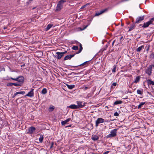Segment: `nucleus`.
I'll list each match as a JSON object with an SVG mask.
<instances>
[{
	"instance_id": "obj_22",
	"label": "nucleus",
	"mask_w": 154,
	"mask_h": 154,
	"mask_svg": "<svg viewBox=\"0 0 154 154\" xmlns=\"http://www.w3.org/2000/svg\"><path fill=\"white\" fill-rule=\"evenodd\" d=\"M99 139L98 136L96 135L93 136L92 137V139L94 141H95L98 140Z\"/></svg>"
},
{
	"instance_id": "obj_35",
	"label": "nucleus",
	"mask_w": 154,
	"mask_h": 154,
	"mask_svg": "<svg viewBox=\"0 0 154 154\" xmlns=\"http://www.w3.org/2000/svg\"><path fill=\"white\" fill-rule=\"evenodd\" d=\"M116 67L115 65L113 66V68L112 69V72H116Z\"/></svg>"
},
{
	"instance_id": "obj_23",
	"label": "nucleus",
	"mask_w": 154,
	"mask_h": 154,
	"mask_svg": "<svg viewBox=\"0 0 154 154\" xmlns=\"http://www.w3.org/2000/svg\"><path fill=\"white\" fill-rule=\"evenodd\" d=\"M143 92V90L141 89L140 90L138 89L137 90V93L138 94L142 95Z\"/></svg>"
},
{
	"instance_id": "obj_57",
	"label": "nucleus",
	"mask_w": 154,
	"mask_h": 154,
	"mask_svg": "<svg viewBox=\"0 0 154 154\" xmlns=\"http://www.w3.org/2000/svg\"><path fill=\"white\" fill-rule=\"evenodd\" d=\"M128 24H129V23H128Z\"/></svg>"
},
{
	"instance_id": "obj_42",
	"label": "nucleus",
	"mask_w": 154,
	"mask_h": 154,
	"mask_svg": "<svg viewBox=\"0 0 154 154\" xmlns=\"http://www.w3.org/2000/svg\"><path fill=\"white\" fill-rule=\"evenodd\" d=\"M86 7V5H84L82 6L81 7V9H83V8H85V7Z\"/></svg>"
},
{
	"instance_id": "obj_33",
	"label": "nucleus",
	"mask_w": 154,
	"mask_h": 154,
	"mask_svg": "<svg viewBox=\"0 0 154 154\" xmlns=\"http://www.w3.org/2000/svg\"><path fill=\"white\" fill-rule=\"evenodd\" d=\"M149 58L151 59H154V54L152 53L149 55Z\"/></svg>"
},
{
	"instance_id": "obj_47",
	"label": "nucleus",
	"mask_w": 154,
	"mask_h": 154,
	"mask_svg": "<svg viewBox=\"0 0 154 154\" xmlns=\"http://www.w3.org/2000/svg\"><path fill=\"white\" fill-rule=\"evenodd\" d=\"M90 5V3H88L87 4H86L85 5L86 6H87Z\"/></svg>"
},
{
	"instance_id": "obj_27",
	"label": "nucleus",
	"mask_w": 154,
	"mask_h": 154,
	"mask_svg": "<svg viewBox=\"0 0 154 154\" xmlns=\"http://www.w3.org/2000/svg\"><path fill=\"white\" fill-rule=\"evenodd\" d=\"M44 137L42 135H40V137L39 139V140L40 142L42 143Z\"/></svg>"
},
{
	"instance_id": "obj_13",
	"label": "nucleus",
	"mask_w": 154,
	"mask_h": 154,
	"mask_svg": "<svg viewBox=\"0 0 154 154\" xmlns=\"http://www.w3.org/2000/svg\"><path fill=\"white\" fill-rule=\"evenodd\" d=\"M24 80V78L22 76H20L17 77V81L19 82H23Z\"/></svg>"
},
{
	"instance_id": "obj_8",
	"label": "nucleus",
	"mask_w": 154,
	"mask_h": 154,
	"mask_svg": "<svg viewBox=\"0 0 154 154\" xmlns=\"http://www.w3.org/2000/svg\"><path fill=\"white\" fill-rule=\"evenodd\" d=\"M108 9L109 8H106L105 9L100 11V12L96 13L95 14V16H99L105 12H107L108 11Z\"/></svg>"
},
{
	"instance_id": "obj_54",
	"label": "nucleus",
	"mask_w": 154,
	"mask_h": 154,
	"mask_svg": "<svg viewBox=\"0 0 154 154\" xmlns=\"http://www.w3.org/2000/svg\"><path fill=\"white\" fill-rule=\"evenodd\" d=\"M71 70H74V69H71Z\"/></svg>"
},
{
	"instance_id": "obj_46",
	"label": "nucleus",
	"mask_w": 154,
	"mask_h": 154,
	"mask_svg": "<svg viewBox=\"0 0 154 154\" xmlns=\"http://www.w3.org/2000/svg\"><path fill=\"white\" fill-rule=\"evenodd\" d=\"M115 40H114L113 41V42H112V46H113V45H114V43L115 42Z\"/></svg>"
},
{
	"instance_id": "obj_4",
	"label": "nucleus",
	"mask_w": 154,
	"mask_h": 154,
	"mask_svg": "<svg viewBox=\"0 0 154 154\" xmlns=\"http://www.w3.org/2000/svg\"><path fill=\"white\" fill-rule=\"evenodd\" d=\"M153 67L152 65H149L145 70V73L150 76L151 75L152 71V69Z\"/></svg>"
},
{
	"instance_id": "obj_53",
	"label": "nucleus",
	"mask_w": 154,
	"mask_h": 154,
	"mask_svg": "<svg viewBox=\"0 0 154 154\" xmlns=\"http://www.w3.org/2000/svg\"><path fill=\"white\" fill-rule=\"evenodd\" d=\"M30 2H31L32 0H29Z\"/></svg>"
},
{
	"instance_id": "obj_58",
	"label": "nucleus",
	"mask_w": 154,
	"mask_h": 154,
	"mask_svg": "<svg viewBox=\"0 0 154 154\" xmlns=\"http://www.w3.org/2000/svg\"><path fill=\"white\" fill-rule=\"evenodd\" d=\"M76 74V73H75V74Z\"/></svg>"
},
{
	"instance_id": "obj_18",
	"label": "nucleus",
	"mask_w": 154,
	"mask_h": 154,
	"mask_svg": "<svg viewBox=\"0 0 154 154\" xmlns=\"http://www.w3.org/2000/svg\"><path fill=\"white\" fill-rule=\"evenodd\" d=\"M135 26V24L133 23V24H132V25H131L129 27V29L128 30V31L130 32V31H131V30H133Z\"/></svg>"
},
{
	"instance_id": "obj_41",
	"label": "nucleus",
	"mask_w": 154,
	"mask_h": 154,
	"mask_svg": "<svg viewBox=\"0 0 154 154\" xmlns=\"http://www.w3.org/2000/svg\"><path fill=\"white\" fill-rule=\"evenodd\" d=\"M116 82H114L113 83L112 85V86H116Z\"/></svg>"
},
{
	"instance_id": "obj_48",
	"label": "nucleus",
	"mask_w": 154,
	"mask_h": 154,
	"mask_svg": "<svg viewBox=\"0 0 154 154\" xmlns=\"http://www.w3.org/2000/svg\"><path fill=\"white\" fill-rule=\"evenodd\" d=\"M53 145V142H52V143H51V145L50 147L51 148L52 147Z\"/></svg>"
},
{
	"instance_id": "obj_51",
	"label": "nucleus",
	"mask_w": 154,
	"mask_h": 154,
	"mask_svg": "<svg viewBox=\"0 0 154 154\" xmlns=\"http://www.w3.org/2000/svg\"><path fill=\"white\" fill-rule=\"evenodd\" d=\"M149 47L147 48V49H146V51H149Z\"/></svg>"
},
{
	"instance_id": "obj_56",
	"label": "nucleus",
	"mask_w": 154,
	"mask_h": 154,
	"mask_svg": "<svg viewBox=\"0 0 154 154\" xmlns=\"http://www.w3.org/2000/svg\"><path fill=\"white\" fill-rule=\"evenodd\" d=\"M128 24H129V23H128Z\"/></svg>"
},
{
	"instance_id": "obj_34",
	"label": "nucleus",
	"mask_w": 154,
	"mask_h": 154,
	"mask_svg": "<svg viewBox=\"0 0 154 154\" xmlns=\"http://www.w3.org/2000/svg\"><path fill=\"white\" fill-rule=\"evenodd\" d=\"M13 85L16 87H18L21 86V85L20 84L15 83H14Z\"/></svg>"
},
{
	"instance_id": "obj_11",
	"label": "nucleus",
	"mask_w": 154,
	"mask_h": 154,
	"mask_svg": "<svg viewBox=\"0 0 154 154\" xmlns=\"http://www.w3.org/2000/svg\"><path fill=\"white\" fill-rule=\"evenodd\" d=\"M35 130V128L32 126L29 127L28 129V133L31 134L33 133Z\"/></svg>"
},
{
	"instance_id": "obj_12",
	"label": "nucleus",
	"mask_w": 154,
	"mask_h": 154,
	"mask_svg": "<svg viewBox=\"0 0 154 154\" xmlns=\"http://www.w3.org/2000/svg\"><path fill=\"white\" fill-rule=\"evenodd\" d=\"M75 54H69L67 56H66L64 58V60H70L75 55Z\"/></svg>"
},
{
	"instance_id": "obj_32",
	"label": "nucleus",
	"mask_w": 154,
	"mask_h": 154,
	"mask_svg": "<svg viewBox=\"0 0 154 154\" xmlns=\"http://www.w3.org/2000/svg\"><path fill=\"white\" fill-rule=\"evenodd\" d=\"M25 94V92L24 91H20V92H17V94H22L23 95Z\"/></svg>"
},
{
	"instance_id": "obj_17",
	"label": "nucleus",
	"mask_w": 154,
	"mask_h": 154,
	"mask_svg": "<svg viewBox=\"0 0 154 154\" xmlns=\"http://www.w3.org/2000/svg\"><path fill=\"white\" fill-rule=\"evenodd\" d=\"M140 77L139 76L136 77L133 83H137L140 80Z\"/></svg>"
},
{
	"instance_id": "obj_7",
	"label": "nucleus",
	"mask_w": 154,
	"mask_h": 154,
	"mask_svg": "<svg viewBox=\"0 0 154 154\" xmlns=\"http://www.w3.org/2000/svg\"><path fill=\"white\" fill-rule=\"evenodd\" d=\"M56 55L54 56V58L57 60H60L63 56L61 52H57L56 53Z\"/></svg>"
},
{
	"instance_id": "obj_6",
	"label": "nucleus",
	"mask_w": 154,
	"mask_h": 154,
	"mask_svg": "<svg viewBox=\"0 0 154 154\" xmlns=\"http://www.w3.org/2000/svg\"><path fill=\"white\" fill-rule=\"evenodd\" d=\"M105 122L104 120L101 118H98L95 122V126L97 127L98 125L100 123L104 122Z\"/></svg>"
},
{
	"instance_id": "obj_5",
	"label": "nucleus",
	"mask_w": 154,
	"mask_h": 154,
	"mask_svg": "<svg viewBox=\"0 0 154 154\" xmlns=\"http://www.w3.org/2000/svg\"><path fill=\"white\" fill-rule=\"evenodd\" d=\"M77 104V106L78 109H80L84 107L85 106L86 103L85 102L82 101H78L76 102Z\"/></svg>"
},
{
	"instance_id": "obj_10",
	"label": "nucleus",
	"mask_w": 154,
	"mask_h": 154,
	"mask_svg": "<svg viewBox=\"0 0 154 154\" xmlns=\"http://www.w3.org/2000/svg\"><path fill=\"white\" fill-rule=\"evenodd\" d=\"M34 89H32L30 91L28 92V93L25 96V97H26V96H28L30 97H32L34 96Z\"/></svg>"
},
{
	"instance_id": "obj_16",
	"label": "nucleus",
	"mask_w": 154,
	"mask_h": 154,
	"mask_svg": "<svg viewBox=\"0 0 154 154\" xmlns=\"http://www.w3.org/2000/svg\"><path fill=\"white\" fill-rule=\"evenodd\" d=\"M71 120L70 118H68L66 120L62 121L61 122V124L62 125H64L65 124H66L67 122H69Z\"/></svg>"
},
{
	"instance_id": "obj_39",
	"label": "nucleus",
	"mask_w": 154,
	"mask_h": 154,
	"mask_svg": "<svg viewBox=\"0 0 154 154\" xmlns=\"http://www.w3.org/2000/svg\"><path fill=\"white\" fill-rule=\"evenodd\" d=\"M61 52L62 53V54L63 56L64 54H66L67 52V51H65L63 52Z\"/></svg>"
},
{
	"instance_id": "obj_1",
	"label": "nucleus",
	"mask_w": 154,
	"mask_h": 154,
	"mask_svg": "<svg viewBox=\"0 0 154 154\" xmlns=\"http://www.w3.org/2000/svg\"><path fill=\"white\" fill-rule=\"evenodd\" d=\"M66 2L65 0H61L57 4L56 7L55 11H60L63 8V5L64 3Z\"/></svg>"
},
{
	"instance_id": "obj_21",
	"label": "nucleus",
	"mask_w": 154,
	"mask_h": 154,
	"mask_svg": "<svg viewBox=\"0 0 154 154\" xmlns=\"http://www.w3.org/2000/svg\"><path fill=\"white\" fill-rule=\"evenodd\" d=\"M53 25L52 24H49L47 25V27L45 28L46 31H48L49 30L52 26Z\"/></svg>"
},
{
	"instance_id": "obj_28",
	"label": "nucleus",
	"mask_w": 154,
	"mask_h": 154,
	"mask_svg": "<svg viewBox=\"0 0 154 154\" xmlns=\"http://www.w3.org/2000/svg\"><path fill=\"white\" fill-rule=\"evenodd\" d=\"M42 93L43 94H45L47 93V90L46 88H44L41 91Z\"/></svg>"
},
{
	"instance_id": "obj_3",
	"label": "nucleus",
	"mask_w": 154,
	"mask_h": 154,
	"mask_svg": "<svg viewBox=\"0 0 154 154\" xmlns=\"http://www.w3.org/2000/svg\"><path fill=\"white\" fill-rule=\"evenodd\" d=\"M152 19H150L149 21H148V22L144 23L143 25L142 24H140V26H142V27L143 28H145L148 27L151 24H152L153 23V21H152Z\"/></svg>"
},
{
	"instance_id": "obj_43",
	"label": "nucleus",
	"mask_w": 154,
	"mask_h": 154,
	"mask_svg": "<svg viewBox=\"0 0 154 154\" xmlns=\"http://www.w3.org/2000/svg\"><path fill=\"white\" fill-rule=\"evenodd\" d=\"M109 152V151H107L105 152H104L103 154H107Z\"/></svg>"
},
{
	"instance_id": "obj_37",
	"label": "nucleus",
	"mask_w": 154,
	"mask_h": 154,
	"mask_svg": "<svg viewBox=\"0 0 154 154\" xmlns=\"http://www.w3.org/2000/svg\"><path fill=\"white\" fill-rule=\"evenodd\" d=\"M11 79L13 80H14V81H17V78H13L12 77H11Z\"/></svg>"
},
{
	"instance_id": "obj_38",
	"label": "nucleus",
	"mask_w": 154,
	"mask_h": 154,
	"mask_svg": "<svg viewBox=\"0 0 154 154\" xmlns=\"http://www.w3.org/2000/svg\"><path fill=\"white\" fill-rule=\"evenodd\" d=\"M13 84H14V83H8V84L7 85L8 86H12V85H13Z\"/></svg>"
},
{
	"instance_id": "obj_44",
	"label": "nucleus",
	"mask_w": 154,
	"mask_h": 154,
	"mask_svg": "<svg viewBox=\"0 0 154 154\" xmlns=\"http://www.w3.org/2000/svg\"><path fill=\"white\" fill-rule=\"evenodd\" d=\"M88 26V25H86V26L84 28H83V29H81V30H83L84 29H85L87 27V26Z\"/></svg>"
},
{
	"instance_id": "obj_45",
	"label": "nucleus",
	"mask_w": 154,
	"mask_h": 154,
	"mask_svg": "<svg viewBox=\"0 0 154 154\" xmlns=\"http://www.w3.org/2000/svg\"><path fill=\"white\" fill-rule=\"evenodd\" d=\"M84 88H85V90H87V89L90 88V87H87L86 86H85Z\"/></svg>"
},
{
	"instance_id": "obj_9",
	"label": "nucleus",
	"mask_w": 154,
	"mask_h": 154,
	"mask_svg": "<svg viewBox=\"0 0 154 154\" xmlns=\"http://www.w3.org/2000/svg\"><path fill=\"white\" fill-rule=\"evenodd\" d=\"M144 16L139 17L136 18L135 23H139L144 19Z\"/></svg>"
},
{
	"instance_id": "obj_40",
	"label": "nucleus",
	"mask_w": 154,
	"mask_h": 154,
	"mask_svg": "<svg viewBox=\"0 0 154 154\" xmlns=\"http://www.w3.org/2000/svg\"><path fill=\"white\" fill-rule=\"evenodd\" d=\"M17 95V92H16L15 94H14V95L12 96V98H14Z\"/></svg>"
},
{
	"instance_id": "obj_30",
	"label": "nucleus",
	"mask_w": 154,
	"mask_h": 154,
	"mask_svg": "<svg viewBox=\"0 0 154 154\" xmlns=\"http://www.w3.org/2000/svg\"><path fill=\"white\" fill-rule=\"evenodd\" d=\"M54 109V107L53 106H51L49 107L48 110L49 112H51L53 111Z\"/></svg>"
},
{
	"instance_id": "obj_55",
	"label": "nucleus",
	"mask_w": 154,
	"mask_h": 154,
	"mask_svg": "<svg viewBox=\"0 0 154 154\" xmlns=\"http://www.w3.org/2000/svg\"><path fill=\"white\" fill-rule=\"evenodd\" d=\"M106 47H108V46H107V45H106Z\"/></svg>"
},
{
	"instance_id": "obj_36",
	"label": "nucleus",
	"mask_w": 154,
	"mask_h": 154,
	"mask_svg": "<svg viewBox=\"0 0 154 154\" xmlns=\"http://www.w3.org/2000/svg\"><path fill=\"white\" fill-rule=\"evenodd\" d=\"M115 116H119V113L117 112H116L114 114Z\"/></svg>"
},
{
	"instance_id": "obj_31",
	"label": "nucleus",
	"mask_w": 154,
	"mask_h": 154,
	"mask_svg": "<svg viewBox=\"0 0 154 154\" xmlns=\"http://www.w3.org/2000/svg\"><path fill=\"white\" fill-rule=\"evenodd\" d=\"M72 49L74 50H77L78 49V47L77 46H74L72 47Z\"/></svg>"
},
{
	"instance_id": "obj_25",
	"label": "nucleus",
	"mask_w": 154,
	"mask_h": 154,
	"mask_svg": "<svg viewBox=\"0 0 154 154\" xmlns=\"http://www.w3.org/2000/svg\"><path fill=\"white\" fill-rule=\"evenodd\" d=\"M144 46L143 45L141 46L140 47H139L136 50V51L137 52H140L141 51L142 49L143 48Z\"/></svg>"
},
{
	"instance_id": "obj_49",
	"label": "nucleus",
	"mask_w": 154,
	"mask_h": 154,
	"mask_svg": "<svg viewBox=\"0 0 154 154\" xmlns=\"http://www.w3.org/2000/svg\"><path fill=\"white\" fill-rule=\"evenodd\" d=\"M71 126V125H70L68 126H65V127H70Z\"/></svg>"
},
{
	"instance_id": "obj_52",
	"label": "nucleus",
	"mask_w": 154,
	"mask_h": 154,
	"mask_svg": "<svg viewBox=\"0 0 154 154\" xmlns=\"http://www.w3.org/2000/svg\"><path fill=\"white\" fill-rule=\"evenodd\" d=\"M152 19H153L152 21H153V22L154 21V17L152 18Z\"/></svg>"
},
{
	"instance_id": "obj_26",
	"label": "nucleus",
	"mask_w": 154,
	"mask_h": 154,
	"mask_svg": "<svg viewBox=\"0 0 154 154\" xmlns=\"http://www.w3.org/2000/svg\"><path fill=\"white\" fill-rule=\"evenodd\" d=\"M80 49L78 52L76 53V54L80 53L82 51L83 48L82 44L81 43H79Z\"/></svg>"
},
{
	"instance_id": "obj_50",
	"label": "nucleus",
	"mask_w": 154,
	"mask_h": 154,
	"mask_svg": "<svg viewBox=\"0 0 154 154\" xmlns=\"http://www.w3.org/2000/svg\"><path fill=\"white\" fill-rule=\"evenodd\" d=\"M123 38V36H122L120 38V40H121Z\"/></svg>"
},
{
	"instance_id": "obj_20",
	"label": "nucleus",
	"mask_w": 154,
	"mask_h": 154,
	"mask_svg": "<svg viewBox=\"0 0 154 154\" xmlns=\"http://www.w3.org/2000/svg\"><path fill=\"white\" fill-rule=\"evenodd\" d=\"M122 103V100H117L114 102L113 103L114 105H116L118 104H121Z\"/></svg>"
},
{
	"instance_id": "obj_29",
	"label": "nucleus",
	"mask_w": 154,
	"mask_h": 154,
	"mask_svg": "<svg viewBox=\"0 0 154 154\" xmlns=\"http://www.w3.org/2000/svg\"><path fill=\"white\" fill-rule=\"evenodd\" d=\"M145 102H142L138 105V109H139L142 107V106L144 105L145 103Z\"/></svg>"
},
{
	"instance_id": "obj_24",
	"label": "nucleus",
	"mask_w": 154,
	"mask_h": 154,
	"mask_svg": "<svg viewBox=\"0 0 154 154\" xmlns=\"http://www.w3.org/2000/svg\"><path fill=\"white\" fill-rule=\"evenodd\" d=\"M66 85L67 87V88L69 89H73L75 87V85Z\"/></svg>"
},
{
	"instance_id": "obj_14",
	"label": "nucleus",
	"mask_w": 154,
	"mask_h": 154,
	"mask_svg": "<svg viewBox=\"0 0 154 154\" xmlns=\"http://www.w3.org/2000/svg\"><path fill=\"white\" fill-rule=\"evenodd\" d=\"M88 61H86V62H84V63H83L79 65H78V66H70L71 67H73V68H74L75 67H79V66H84V65H86V64H87L88 63Z\"/></svg>"
},
{
	"instance_id": "obj_15",
	"label": "nucleus",
	"mask_w": 154,
	"mask_h": 154,
	"mask_svg": "<svg viewBox=\"0 0 154 154\" xmlns=\"http://www.w3.org/2000/svg\"><path fill=\"white\" fill-rule=\"evenodd\" d=\"M68 107H69L72 109H78L77 106L74 104H71L69 106H68Z\"/></svg>"
},
{
	"instance_id": "obj_2",
	"label": "nucleus",
	"mask_w": 154,
	"mask_h": 154,
	"mask_svg": "<svg viewBox=\"0 0 154 154\" xmlns=\"http://www.w3.org/2000/svg\"><path fill=\"white\" fill-rule=\"evenodd\" d=\"M118 130V129H115L112 130L109 134H108L106 136L107 138L114 137L116 136L117 135V132Z\"/></svg>"
},
{
	"instance_id": "obj_19",
	"label": "nucleus",
	"mask_w": 154,
	"mask_h": 154,
	"mask_svg": "<svg viewBox=\"0 0 154 154\" xmlns=\"http://www.w3.org/2000/svg\"><path fill=\"white\" fill-rule=\"evenodd\" d=\"M148 85H154V82L148 79L147 80Z\"/></svg>"
}]
</instances>
